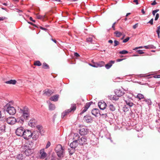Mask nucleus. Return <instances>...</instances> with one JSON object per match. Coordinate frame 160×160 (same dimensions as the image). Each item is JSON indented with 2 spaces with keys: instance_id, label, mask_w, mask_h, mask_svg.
Masks as SVG:
<instances>
[{
  "instance_id": "30",
  "label": "nucleus",
  "mask_w": 160,
  "mask_h": 160,
  "mask_svg": "<svg viewBox=\"0 0 160 160\" xmlns=\"http://www.w3.org/2000/svg\"><path fill=\"white\" fill-rule=\"evenodd\" d=\"M6 127V124L3 123L2 125H0V130L2 132H5Z\"/></svg>"
},
{
  "instance_id": "39",
  "label": "nucleus",
  "mask_w": 160,
  "mask_h": 160,
  "mask_svg": "<svg viewBox=\"0 0 160 160\" xmlns=\"http://www.w3.org/2000/svg\"><path fill=\"white\" fill-rule=\"evenodd\" d=\"M86 40L87 42L92 43V37H89L87 38Z\"/></svg>"
},
{
  "instance_id": "18",
  "label": "nucleus",
  "mask_w": 160,
  "mask_h": 160,
  "mask_svg": "<svg viewBox=\"0 0 160 160\" xmlns=\"http://www.w3.org/2000/svg\"><path fill=\"white\" fill-rule=\"evenodd\" d=\"M78 145V142L77 140H74L71 142L70 146L72 149H75Z\"/></svg>"
},
{
  "instance_id": "10",
  "label": "nucleus",
  "mask_w": 160,
  "mask_h": 160,
  "mask_svg": "<svg viewBox=\"0 0 160 160\" xmlns=\"http://www.w3.org/2000/svg\"><path fill=\"white\" fill-rule=\"evenodd\" d=\"M92 102H89L87 103L86 104L85 107L82 108V110L80 113V114H82L85 112L90 107V105L92 104Z\"/></svg>"
},
{
  "instance_id": "25",
  "label": "nucleus",
  "mask_w": 160,
  "mask_h": 160,
  "mask_svg": "<svg viewBox=\"0 0 160 160\" xmlns=\"http://www.w3.org/2000/svg\"><path fill=\"white\" fill-rule=\"evenodd\" d=\"M53 93V91L50 90L49 89H46L45 90L44 93L46 95L48 96H50Z\"/></svg>"
},
{
  "instance_id": "60",
  "label": "nucleus",
  "mask_w": 160,
  "mask_h": 160,
  "mask_svg": "<svg viewBox=\"0 0 160 160\" xmlns=\"http://www.w3.org/2000/svg\"><path fill=\"white\" fill-rule=\"evenodd\" d=\"M116 22H115L112 25V28H113V30H115L114 25H115V24L116 23Z\"/></svg>"
},
{
  "instance_id": "38",
  "label": "nucleus",
  "mask_w": 160,
  "mask_h": 160,
  "mask_svg": "<svg viewBox=\"0 0 160 160\" xmlns=\"http://www.w3.org/2000/svg\"><path fill=\"white\" fill-rule=\"evenodd\" d=\"M129 108H128L126 105H124L122 108L123 111L124 112H126L128 111Z\"/></svg>"
},
{
  "instance_id": "14",
  "label": "nucleus",
  "mask_w": 160,
  "mask_h": 160,
  "mask_svg": "<svg viewBox=\"0 0 160 160\" xmlns=\"http://www.w3.org/2000/svg\"><path fill=\"white\" fill-rule=\"evenodd\" d=\"M32 137L33 140H36L38 138L39 133L38 131H34L33 132H32Z\"/></svg>"
},
{
  "instance_id": "63",
  "label": "nucleus",
  "mask_w": 160,
  "mask_h": 160,
  "mask_svg": "<svg viewBox=\"0 0 160 160\" xmlns=\"http://www.w3.org/2000/svg\"><path fill=\"white\" fill-rule=\"evenodd\" d=\"M157 4V2H156L155 0H154L153 2L151 3V4L152 5H154Z\"/></svg>"
},
{
  "instance_id": "44",
  "label": "nucleus",
  "mask_w": 160,
  "mask_h": 160,
  "mask_svg": "<svg viewBox=\"0 0 160 160\" xmlns=\"http://www.w3.org/2000/svg\"><path fill=\"white\" fill-rule=\"evenodd\" d=\"M28 124L29 126L32 127L34 126V123L33 122L32 120L31 121L30 120L28 122Z\"/></svg>"
},
{
  "instance_id": "4",
  "label": "nucleus",
  "mask_w": 160,
  "mask_h": 160,
  "mask_svg": "<svg viewBox=\"0 0 160 160\" xmlns=\"http://www.w3.org/2000/svg\"><path fill=\"white\" fill-rule=\"evenodd\" d=\"M32 136V132L28 130H25L23 135V137L24 139L28 140L30 139Z\"/></svg>"
},
{
  "instance_id": "29",
  "label": "nucleus",
  "mask_w": 160,
  "mask_h": 160,
  "mask_svg": "<svg viewBox=\"0 0 160 160\" xmlns=\"http://www.w3.org/2000/svg\"><path fill=\"white\" fill-rule=\"evenodd\" d=\"M16 82L17 81L15 80H11L9 81H7L5 82L6 83L13 85L15 84Z\"/></svg>"
},
{
  "instance_id": "9",
  "label": "nucleus",
  "mask_w": 160,
  "mask_h": 160,
  "mask_svg": "<svg viewBox=\"0 0 160 160\" xmlns=\"http://www.w3.org/2000/svg\"><path fill=\"white\" fill-rule=\"evenodd\" d=\"M89 130L86 127L81 128L79 130V134L82 136L86 135L88 132Z\"/></svg>"
},
{
  "instance_id": "24",
  "label": "nucleus",
  "mask_w": 160,
  "mask_h": 160,
  "mask_svg": "<svg viewBox=\"0 0 160 160\" xmlns=\"http://www.w3.org/2000/svg\"><path fill=\"white\" fill-rule=\"evenodd\" d=\"M37 128L38 129V132L39 133H40L41 135H42L44 133V132L42 126L39 125H38L37 126Z\"/></svg>"
},
{
  "instance_id": "1",
  "label": "nucleus",
  "mask_w": 160,
  "mask_h": 160,
  "mask_svg": "<svg viewBox=\"0 0 160 160\" xmlns=\"http://www.w3.org/2000/svg\"><path fill=\"white\" fill-rule=\"evenodd\" d=\"M19 112L22 114V116L24 118V119L28 120L30 117V113L29 109L26 106L20 108Z\"/></svg>"
},
{
  "instance_id": "57",
  "label": "nucleus",
  "mask_w": 160,
  "mask_h": 160,
  "mask_svg": "<svg viewBox=\"0 0 160 160\" xmlns=\"http://www.w3.org/2000/svg\"><path fill=\"white\" fill-rule=\"evenodd\" d=\"M159 17V14L158 13H157L155 18V20L157 21L158 18Z\"/></svg>"
},
{
  "instance_id": "55",
  "label": "nucleus",
  "mask_w": 160,
  "mask_h": 160,
  "mask_svg": "<svg viewBox=\"0 0 160 160\" xmlns=\"http://www.w3.org/2000/svg\"><path fill=\"white\" fill-rule=\"evenodd\" d=\"M153 18L151 19L150 21H149L148 22H147V23H150L151 25H152L153 24Z\"/></svg>"
},
{
  "instance_id": "27",
  "label": "nucleus",
  "mask_w": 160,
  "mask_h": 160,
  "mask_svg": "<svg viewBox=\"0 0 160 160\" xmlns=\"http://www.w3.org/2000/svg\"><path fill=\"white\" fill-rule=\"evenodd\" d=\"M25 120H26V119H24V118L21 116L20 118L16 119V122H20L21 124H22Z\"/></svg>"
},
{
  "instance_id": "48",
  "label": "nucleus",
  "mask_w": 160,
  "mask_h": 160,
  "mask_svg": "<svg viewBox=\"0 0 160 160\" xmlns=\"http://www.w3.org/2000/svg\"><path fill=\"white\" fill-rule=\"evenodd\" d=\"M89 65L92 67L97 68L96 62H94L93 63H89Z\"/></svg>"
},
{
  "instance_id": "12",
  "label": "nucleus",
  "mask_w": 160,
  "mask_h": 160,
  "mask_svg": "<svg viewBox=\"0 0 160 160\" xmlns=\"http://www.w3.org/2000/svg\"><path fill=\"white\" fill-rule=\"evenodd\" d=\"M87 140L86 138L85 137H82L79 140V143L80 145H83L87 144Z\"/></svg>"
},
{
  "instance_id": "46",
  "label": "nucleus",
  "mask_w": 160,
  "mask_h": 160,
  "mask_svg": "<svg viewBox=\"0 0 160 160\" xmlns=\"http://www.w3.org/2000/svg\"><path fill=\"white\" fill-rule=\"evenodd\" d=\"M99 115L101 116H102L103 117H104L105 118H106V117H107V113H102V112H101L100 113H99Z\"/></svg>"
},
{
  "instance_id": "58",
  "label": "nucleus",
  "mask_w": 160,
  "mask_h": 160,
  "mask_svg": "<svg viewBox=\"0 0 160 160\" xmlns=\"http://www.w3.org/2000/svg\"><path fill=\"white\" fill-rule=\"evenodd\" d=\"M39 28L41 29L42 30H44L45 31H47L48 30L46 28H43L42 27V26H40L39 27Z\"/></svg>"
},
{
  "instance_id": "20",
  "label": "nucleus",
  "mask_w": 160,
  "mask_h": 160,
  "mask_svg": "<svg viewBox=\"0 0 160 160\" xmlns=\"http://www.w3.org/2000/svg\"><path fill=\"white\" fill-rule=\"evenodd\" d=\"M115 93L116 96L121 97L124 95V92L123 91H122L120 89H117L115 91Z\"/></svg>"
},
{
  "instance_id": "59",
  "label": "nucleus",
  "mask_w": 160,
  "mask_h": 160,
  "mask_svg": "<svg viewBox=\"0 0 160 160\" xmlns=\"http://www.w3.org/2000/svg\"><path fill=\"white\" fill-rule=\"evenodd\" d=\"M138 23H136L133 26V28L135 29L138 27Z\"/></svg>"
},
{
  "instance_id": "7",
  "label": "nucleus",
  "mask_w": 160,
  "mask_h": 160,
  "mask_svg": "<svg viewBox=\"0 0 160 160\" xmlns=\"http://www.w3.org/2000/svg\"><path fill=\"white\" fill-rule=\"evenodd\" d=\"M24 131V129L22 127H20L17 128L15 132L17 135L22 137L23 135Z\"/></svg>"
},
{
  "instance_id": "45",
  "label": "nucleus",
  "mask_w": 160,
  "mask_h": 160,
  "mask_svg": "<svg viewBox=\"0 0 160 160\" xmlns=\"http://www.w3.org/2000/svg\"><path fill=\"white\" fill-rule=\"evenodd\" d=\"M17 158L19 160H23V157L22 154H19L17 156Z\"/></svg>"
},
{
  "instance_id": "5",
  "label": "nucleus",
  "mask_w": 160,
  "mask_h": 160,
  "mask_svg": "<svg viewBox=\"0 0 160 160\" xmlns=\"http://www.w3.org/2000/svg\"><path fill=\"white\" fill-rule=\"evenodd\" d=\"M89 137L90 144L92 145L96 144L98 142V139L96 137L95 135L93 134H92L90 135Z\"/></svg>"
},
{
  "instance_id": "37",
  "label": "nucleus",
  "mask_w": 160,
  "mask_h": 160,
  "mask_svg": "<svg viewBox=\"0 0 160 160\" xmlns=\"http://www.w3.org/2000/svg\"><path fill=\"white\" fill-rule=\"evenodd\" d=\"M114 34L116 35L117 37H119L122 35V33L118 31H116L114 32Z\"/></svg>"
},
{
  "instance_id": "35",
  "label": "nucleus",
  "mask_w": 160,
  "mask_h": 160,
  "mask_svg": "<svg viewBox=\"0 0 160 160\" xmlns=\"http://www.w3.org/2000/svg\"><path fill=\"white\" fill-rule=\"evenodd\" d=\"M42 68L44 69H47L49 68V66L46 63H43L42 65Z\"/></svg>"
},
{
  "instance_id": "32",
  "label": "nucleus",
  "mask_w": 160,
  "mask_h": 160,
  "mask_svg": "<svg viewBox=\"0 0 160 160\" xmlns=\"http://www.w3.org/2000/svg\"><path fill=\"white\" fill-rule=\"evenodd\" d=\"M49 110H53L55 109V107L54 104L51 103H49Z\"/></svg>"
},
{
  "instance_id": "22",
  "label": "nucleus",
  "mask_w": 160,
  "mask_h": 160,
  "mask_svg": "<svg viewBox=\"0 0 160 160\" xmlns=\"http://www.w3.org/2000/svg\"><path fill=\"white\" fill-rule=\"evenodd\" d=\"M115 61H114L111 60L107 64L105 65L106 68L107 69H109L112 66V64L115 63Z\"/></svg>"
},
{
  "instance_id": "50",
  "label": "nucleus",
  "mask_w": 160,
  "mask_h": 160,
  "mask_svg": "<svg viewBox=\"0 0 160 160\" xmlns=\"http://www.w3.org/2000/svg\"><path fill=\"white\" fill-rule=\"evenodd\" d=\"M159 11V9H157L154 10L152 11V13L153 16H155L156 13Z\"/></svg>"
},
{
  "instance_id": "43",
  "label": "nucleus",
  "mask_w": 160,
  "mask_h": 160,
  "mask_svg": "<svg viewBox=\"0 0 160 160\" xmlns=\"http://www.w3.org/2000/svg\"><path fill=\"white\" fill-rule=\"evenodd\" d=\"M128 53V52L126 50H123L120 51L119 53L120 54H126Z\"/></svg>"
},
{
  "instance_id": "36",
  "label": "nucleus",
  "mask_w": 160,
  "mask_h": 160,
  "mask_svg": "<svg viewBox=\"0 0 160 160\" xmlns=\"http://www.w3.org/2000/svg\"><path fill=\"white\" fill-rule=\"evenodd\" d=\"M34 65L40 66L42 65V63L39 61H36L34 62Z\"/></svg>"
},
{
  "instance_id": "51",
  "label": "nucleus",
  "mask_w": 160,
  "mask_h": 160,
  "mask_svg": "<svg viewBox=\"0 0 160 160\" xmlns=\"http://www.w3.org/2000/svg\"><path fill=\"white\" fill-rule=\"evenodd\" d=\"M28 23L29 24L34 26V27H36L37 28H38L39 27L36 25L32 23V22H28Z\"/></svg>"
},
{
  "instance_id": "40",
  "label": "nucleus",
  "mask_w": 160,
  "mask_h": 160,
  "mask_svg": "<svg viewBox=\"0 0 160 160\" xmlns=\"http://www.w3.org/2000/svg\"><path fill=\"white\" fill-rule=\"evenodd\" d=\"M75 149H72L71 150H70L69 149H68V152L70 155H72L75 152Z\"/></svg>"
},
{
  "instance_id": "21",
  "label": "nucleus",
  "mask_w": 160,
  "mask_h": 160,
  "mask_svg": "<svg viewBox=\"0 0 160 160\" xmlns=\"http://www.w3.org/2000/svg\"><path fill=\"white\" fill-rule=\"evenodd\" d=\"M76 104H71V107L69 109H67L68 112H74L76 109Z\"/></svg>"
},
{
  "instance_id": "13",
  "label": "nucleus",
  "mask_w": 160,
  "mask_h": 160,
  "mask_svg": "<svg viewBox=\"0 0 160 160\" xmlns=\"http://www.w3.org/2000/svg\"><path fill=\"white\" fill-rule=\"evenodd\" d=\"M83 120L84 122L87 123H91L93 121L92 117L88 115H87L84 117Z\"/></svg>"
},
{
  "instance_id": "6",
  "label": "nucleus",
  "mask_w": 160,
  "mask_h": 160,
  "mask_svg": "<svg viewBox=\"0 0 160 160\" xmlns=\"http://www.w3.org/2000/svg\"><path fill=\"white\" fill-rule=\"evenodd\" d=\"M34 145L33 143L32 142L28 141V142L25 143V144L22 146L23 149H33V146Z\"/></svg>"
},
{
  "instance_id": "61",
  "label": "nucleus",
  "mask_w": 160,
  "mask_h": 160,
  "mask_svg": "<svg viewBox=\"0 0 160 160\" xmlns=\"http://www.w3.org/2000/svg\"><path fill=\"white\" fill-rule=\"evenodd\" d=\"M160 32V25H159L157 27V28L156 30V32Z\"/></svg>"
},
{
  "instance_id": "28",
  "label": "nucleus",
  "mask_w": 160,
  "mask_h": 160,
  "mask_svg": "<svg viewBox=\"0 0 160 160\" xmlns=\"http://www.w3.org/2000/svg\"><path fill=\"white\" fill-rule=\"evenodd\" d=\"M107 104L109 107V109L110 110L112 111H114L115 110V107L112 104H108V103Z\"/></svg>"
},
{
  "instance_id": "62",
  "label": "nucleus",
  "mask_w": 160,
  "mask_h": 160,
  "mask_svg": "<svg viewBox=\"0 0 160 160\" xmlns=\"http://www.w3.org/2000/svg\"><path fill=\"white\" fill-rule=\"evenodd\" d=\"M74 56L77 57H79L80 55L77 52H75L74 53Z\"/></svg>"
},
{
  "instance_id": "54",
  "label": "nucleus",
  "mask_w": 160,
  "mask_h": 160,
  "mask_svg": "<svg viewBox=\"0 0 160 160\" xmlns=\"http://www.w3.org/2000/svg\"><path fill=\"white\" fill-rule=\"evenodd\" d=\"M149 49H156V47L154 46L153 45H149Z\"/></svg>"
},
{
  "instance_id": "52",
  "label": "nucleus",
  "mask_w": 160,
  "mask_h": 160,
  "mask_svg": "<svg viewBox=\"0 0 160 160\" xmlns=\"http://www.w3.org/2000/svg\"><path fill=\"white\" fill-rule=\"evenodd\" d=\"M118 99V97L117 96H114L112 98V99L113 100L116 101Z\"/></svg>"
},
{
  "instance_id": "41",
  "label": "nucleus",
  "mask_w": 160,
  "mask_h": 160,
  "mask_svg": "<svg viewBox=\"0 0 160 160\" xmlns=\"http://www.w3.org/2000/svg\"><path fill=\"white\" fill-rule=\"evenodd\" d=\"M36 17L38 19H44L45 18V16H41L37 14H36Z\"/></svg>"
},
{
  "instance_id": "16",
  "label": "nucleus",
  "mask_w": 160,
  "mask_h": 160,
  "mask_svg": "<svg viewBox=\"0 0 160 160\" xmlns=\"http://www.w3.org/2000/svg\"><path fill=\"white\" fill-rule=\"evenodd\" d=\"M133 101V99L131 98H128L127 100H124L127 105H128L130 107L134 105V104L132 102Z\"/></svg>"
},
{
  "instance_id": "11",
  "label": "nucleus",
  "mask_w": 160,
  "mask_h": 160,
  "mask_svg": "<svg viewBox=\"0 0 160 160\" xmlns=\"http://www.w3.org/2000/svg\"><path fill=\"white\" fill-rule=\"evenodd\" d=\"M98 105L100 109L103 110L106 108L108 104L107 105L102 100L98 102Z\"/></svg>"
},
{
  "instance_id": "33",
  "label": "nucleus",
  "mask_w": 160,
  "mask_h": 160,
  "mask_svg": "<svg viewBox=\"0 0 160 160\" xmlns=\"http://www.w3.org/2000/svg\"><path fill=\"white\" fill-rule=\"evenodd\" d=\"M136 98H138L139 100H141L144 98V96L142 94L138 93L137 94Z\"/></svg>"
},
{
  "instance_id": "8",
  "label": "nucleus",
  "mask_w": 160,
  "mask_h": 160,
  "mask_svg": "<svg viewBox=\"0 0 160 160\" xmlns=\"http://www.w3.org/2000/svg\"><path fill=\"white\" fill-rule=\"evenodd\" d=\"M7 122L10 125H13L16 122V119L13 117H10L6 119Z\"/></svg>"
},
{
  "instance_id": "26",
  "label": "nucleus",
  "mask_w": 160,
  "mask_h": 160,
  "mask_svg": "<svg viewBox=\"0 0 160 160\" xmlns=\"http://www.w3.org/2000/svg\"><path fill=\"white\" fill-rule=\"evenodd\" d=\"M97 68L101 67L104 66L105 63L103 61H100L96 62Z\"/></svg>"
},
{
  "instance_id": "19",
  "label": "nucleus",
  "mask_w": 160,
  "mask_h": 160,
  "mask_svg": "<svg viewBox=\"0 0 160 160\" xmlns=\"http://www.w3.org/2000/svg\"><path fill=\"white\" fill-rule=\"evenodd\" d=\"M24 150L25 154L27 156H29L31 155L33 152V150L32 149H23Z\"/></svg>"
},
{
  "instance_id": "64",
  "label": "nucleus",
  "mask_w": 160,
  "mask_h": 160,
  "mask_svg": "<svg viewBox=\"0 0 160 160\" xmlns=\"http://www.w3.org/2000/svg\"><path fill=\"white\" fill-rule=\"evenodd\" d=\"M154 77L155 78H160V74L154 75Z\"/></svg>"
},
{
  "instance_id": "31",
  "label": "nucleus",
  "mask_w": 160,
  "mask_h": 160,
  "mask_svg": "<svg viewBox=\"0 0 160 160\" xmlns=\"http://www.w3.org/2000/svg\"><path fill=\"white\" fill-rule=\"evenodd\" d=\"M80 138V137L78 134L77 133H74L73 140H77L78 141L79 140V138Z\"/></svg>"
},
{
  "instance_id": "23",
  "label": "nucleus",
  "mask_w": 160,
  "mask_h": 160,
  "mask_svg": "<svg viewBox=\"0 0 160 160\" xmlns=\"http://www.w3.org/2000/svg\"><path fill=\"white\" fill-rule=\"evenodd\" d=\"M59 97V95L58 94L54 95L50 98V100L52 101L56 102L58 101Z\"/></svg>"
},
{
  "instance_id": "17",
  "label": "nucleus",
  "mask_w": 160,
  "mask_h": 160,
  "mask_svg": "<svg viewBox=\"0 0 160 160\" xmlns=\"http://www.w3.org/2000/svg\"><path fill=\"white\" fill-rule=\"evenodd\" d=\"M92 114L96 117H97L98 115H99V113L101 112L97 108H94L92 110Z\"/></svg>"
},
{
  "instance_id": "56",
  "label": "nucleus",
  "mask_w": 160,
  "mask_h": 160,
  "mask_svg": "<svg viewBox=\"0 0 160 160\" xmlns=\"http://www.w3.org/2000/svg\"><path fill=\"white\" fill-rule=\"evenodd\" d=\"M137 52L139 54H142L144 53L142 50H139L137 51Z\"/></svg>"
},
{
  "instance_id": "49",
  "label": "nucleus",
  "mask_w": 160,
  "mask_h": 160,
  "mask_svg": "<svg viewBox=\"0 0 160 160\" xmlns=\"http://www.w3.org/2000/svg\"><path fill=\"white\" fill-rule=\"evenodd\" d=\"M51 142L50 141H48L46 145L45 148L47 149L51 145Z\"/></svg>"
},
{
  "instance_id": "15",
  "label": "nucleus",
  "mask_w": 160,
  "mask_h": 160,
  "mask_svg": "<svg viewBox=\"0 0 160 160\" xmlns=\"http://www.w3.org/2000/svg\"><path fill=\"white\" fill-rule=\"evenodd\" d=\"M40 158L41 159L45 158L47 155V153L44 151V148L40 150Z\"/></svg>"
},
{
  "instance_id": "2",
  "label": "nucleus",
  "mask_w": 160,
  "mask_h": 160,
  "mask_svg": "<svg viewBox=\"0 0 160 160\" xmlns=\"http://www.w3.org/2000/svg\"><path fill=\"white\" fill-rule=\"evenodd\" d=\"M13 103L12 101L7 104L6 106L7 108V112L10 115H14L16 113V110L13 106H12Z\"/></svg>"
},
{
  "instance_id": "47",
  "label": "nucleus",
  "mask_w": 160,
  "mask_h": 160,
  "mask_svg": "<svg viewBox=\"0 0 160 160\" xmlns=\"http://www.w3.org/2000/svg\"><path fill=\"white\" fill-rule=\"evenodd\" d=\"M114 47H116V46L118 45L119 44V42L118 41L116 40H115L114 41Z\"/></svg>"
},
{
  "instance_id": "53",
  "label": "nucleus",
  "mask_w": 160,
  "mask_h": 160,
  "mask_svg": "<svg viewBox=\"0 0 160 160\" xmlns=\"http://www.w3.org/2000/svg\"><path fill=\"white\" fill-rule=\"evenodd\" d=\"M129 39L130 38L129 37H127L126 38L123 40L122 42L124 43L126 42L129 40Z\"/></svg>"
},
{
  "instance_id": "3",
  "label": "nucleus",
  "mask_w": 160,
  "mask_h": 160,
  "mask_svg": "<svg viewBox=\"0 0 160 160\" xmlns=\"http://www.w3.org/2000/svg\"><path fill=\"white\" fill-rule=\"evenodd\" d=\"M55 151L59 157L61 158L63 157L64 150L61 145L60 144L57 145L55 148Z\"/></svg>"
},
{
  "instance_id": "42",
  "label": "nucleus",
  "mask_w": 160,
  "mask_h": 160,
  "mask_svg": "<svg viewBox=\"0 0 160 160\" xmlns=\"http://www.w3.org/2000/svg\"><path fill=\"white\" fill-rule=\"evenodd\" d=\"M145 101L148 105H151L152 104L151 100L149 99H146Z\"/></svg>"
},
{
  "instance_id": "34",
  "label": "nucleus",
  "mask_w": 160,
  "mask_h": 160,
  "mask_svg": "<svg viewBox=\"0 0 160 160\" xmlns=\"http://www.w3.org/2000/svg\"><path fill=\"white\" fill-rule=\"evenodd\" d=\"M69 113V112H68V110H65L64 112H63L62 113V118H63L65 116L67 115Z\"/></svg>"
}]
</instances>
